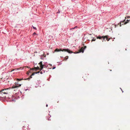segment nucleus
<instances>
[{
	"label": "nucleus",
	"instance_id": "nucleus-23",
	"mask_svg": "<svg viewBox=\"0 0 130 130\" xmlns=\"http://www.w3.org/2000/svg\"><path fill=\"white\" fill-rule=\"evenodd\" d=\"M32 75H31L30 76V78H27L28 79H27V80H28V79L29 80L30 78H32Z\"/></svg>",
	"mask_w": 130,
	"mask_h": 130
},
{
	"label": "nucleus",
	"instance_id": "nucleus-11",
	"mask_svg": "<svg viewBox=\"0 0 130 130\" xmlns=\"http://www.w3.org/2000/svg\"><path fill=\"white\" fill-rule=\"evenodd\" d=\"M39 64L40 65V68H41V67L42 66V61H40L39 63Z\"/></svg>",
	"mask_w": 130,
	"mask_h": 130
},
{
	"label": "nucleus",
	"instance_id": "nucleus-39",
	"mask_svg": "<svg viewBox=\"0 0 130 130\" xmlns=\"http://www.w3.org/2000/svg\"><path fill=\"white\" fill-rule=\"evenodd\" d=\"M118 24H117V25H118Z\"/></svg>",
	"mask_w": 130,
	"mask_h": 130
},
{
	"label": "nucleus",
	"instance_id": "nucleus-3",
	"mask_svg": "<svg viewBox=\"0 0 130 130\" xmlns=\"http://www.w3.org/2000/svg\"><path fill=\"white\" fill-rule=\"evenodd\" d=\"M17 82H15V84L16 85H14L12 87V88L13 89L17 88L21 86V84H19V81H17Z\"/></svg>",
	"mask_w": 130,
	"mask_h": 130
},
{
	"label": "nucleus",
	"instance_id": "nucleus-38",
	"mask_svg": "<svg viewBox=\"0 0 130 130\" xmlns=\"http://www.w3.org/2000/svg\"><path fill=\"white\" fill-rule=\"evenodd\" d=\"M118 24H117V25H118Z\"/></svg>",
	"mask_w": 130,
	"mask_h": 130
},
{
	"label": "nucleus",
	"instance_id": "nucleus-35",
	"mask_svg": "<svg viewBox=\"0 0 130 130\" xmlns=\"http://www.w3.org/2000/svg\"><path fill=\"white\" fill-rule=\"evenodd\" d=\"M0 92H1V91H0Z\"/></svg>",
	"mask_w": 130,
	"mask_h": 130
},
{
	"label": "nucleus",
	"instance_id": "nucleus-32",
	"mask_svg": "<svg viewBox=\"0 0 130 130\" xmlns=\"http://www.w3.org/2000/svg\"><path fill=\"white\" fill-rule=\"evenodd\" d=\"M46 107H47V106H48V105H47V104H46Z\"/></svg>",
	"mask_w": 130,
	"mask_h": 130
},
{
	"label": "nucleus",
	"instance_id": "nucleus-33",
	"mask_svg": "<svg viewBox=\"0 0 130 130\" xmlns=\"http://www.w3.org/2000/svg\"><path fill=\"white\" fill-rule=\"evenodd\" d=\"M84 47H85L84 48H86V46H84Z\"/></svg>",
	"mask_w": 130,
	"mask_h": 130
},
{
	"label": "nucleus",
	"instance_id": "nucleus-17",
	"mask_svg": "<svg viewBox=\"0 0 130 130\" xmlns=\"http://www.w3.org/2000/svg\"><path fill=\"white\" fill-rule=\"evenodd\" d=\"M45 72V70H42V71H41L40 72V73L41 74H42L43 73H44V72Z\"/></svg>",
	"mask_w": 130,
	"mask_h": 130
},
{
	"label": "nucleus",
	"instance_id": "nucleus-15",
	"mask_svg": "<svg viewBox=\"0 0 130 130\" xmlns=\"http://www.w3.org/2000/svg\"><path fill=\"white\" fill-rule=\"evenodd\" d=\"M129 20H126V21L125 22H124V24H126L127 23H128L129 22Z\"/></svg>",
	"mask_w": 130,
	"mask_h": 130
},
{
	"label": "nucleus",
	"instance_id": "nucleus-27",
	"mask_svg": "<svg viewBox=\"0 0 130 130\" xmlns=\"http://www.w3.org/2000/svg\"><path fill=\"white\" fill-rule=\"evenodd\" d=\"M60 10H58V12H57V13H60Z\"/></svg>",
	"mask_w": 130,
	"mask_h": 130
},
{
	"label": "nucleus",
	"instance_id": "nucleus-30",
	"mask_svg": "<svg viewBox=\"0 0 130 130\" xmlns=\"http://www.w3.org/2000/svg\"><path fill=\"white\" fill-rule=\"evenodd\" d=\"M120 26H121V23H120Z\"/></svg>",
	"mask_w": 130,
	"mask_h": 130
},
{
	"label": "nucleus",
	"instance_id": "nucleus-20",
	"mask_svg": "<svg viewBox=\"0 0 130 130\" xmlns=\"http://www.w3.org/2000/svg\"><path fill=\"white\" fill-rule=\"evenodd\" d=\"M32 26L34 29L36 30H37V29L36 27L34 26L33 25H32Z\"/></svg>",
	"mask_w": 130,
	"mask_h": 130
},
{
	"label": "nucleus",
	"instance_id": "nucleus-26",
	"mask_svg": "<svg viewBox=\"0 0 130 130\" xmlns=\"http://www.w3.org/2000/svg\"><path fill=\"white\" fill-rule=\"evenodd\" d=\"M29 90V89H25L24 90L25 91H26L27 90Z\"/></svg>",
	"mask_w": 130,
	"mask_h": 130
},
{
	"label": "nucleus",
	"instance_id": "nucleus-36",
	"mask_svg": "<svg viewBox=\"0 0 130 130\" xmlns=\"http://www.w3.org/2000/svg\"><path fill=\"white\" fill-rule=\"evenodd\" d=\"M110 70V71H111V70Z\"/></svg>",
	"mask_w": 130,
	"mask_h": 130
},
{
	"label": "nucleus",
	"instance_id": "nucleus-14",
	"mask_svg": "<svg viewBox=\"0 0 130 130\" xmlns=\"http://www.w3.org/2000/svg\"><path fill=\"white\" fill-rule=\"evenodd\" d=\"M78 28V27L77 26H75L74 28H70V30H72V29H75V28Z\"/></svg>",
	"mask_w": 130,
	"mask_h": 130
},
{
	"label": "nucleus",
	"instance_id": "nucleus-10",
	"mask_svg": "<svg viewBox=\"0 0 130 130\" xmlns=\"http://www.w3.org/2000/svg\"><path fill=\"white\" fill-rule=\"evenodd\" d=\"M103 37L100 36V35H99V36H96V38L97 39H101Z\"/></svg>",
	"mask_w": 130,
	"mask_h": 130
},
{
	"label": "nucleus",
	"instance_id": "nucleus-21",
	"mask_svg": "<svg viewBox=\"0 0 130 130\" xmlns=\"http://www.w3.org/2000/svg\"><path fill=\"white\" fill-rule=\"evenodd\" d=\"M68 57H69L68 56H66L65 57V59H66V60H67L68 58Z\"/></svg>",
	"mask_w": 130,
	"mask_h": 130
},
{
	"label": "nucleus",
	"instance_id": "nucleus-28",
	"mask_svg": "<svg viewBox=\"0 0 130 130\" xmlns=\"http://www.w3.org/2000/svg\"><path fill=\"white\" fill-rule=\"evenodd\" d=\"M110 39V38L108 39V38H107V39H106V40H107L108 41Z\"/></svg>",
	"mask_w": 130,
	"mask_h": 130
},
{
	"label": "nucleus",
	"instance_id": "nucleus-7",
	"mask_svg": "<svg viewBox=\"0 0 130 130\" xmlns=\"http://www.w3.org/2000/svg\"><path fill=\"white\" fill-rule=\"evenodd\" d=\"M84 49L83 48V47H82L79 50V52H76V53H80L82 52V53H83L84 52Z\"/></svg>",
	"mask_w": 130,
	"mask_h": 130
},
{
	"label": "nucleus",
	"instance_id": "nucleus-4",
	"mask_svg": "<svg viewBox=\"0 0 130 130\" xmlns=\"http://www.w3.org/2000/svg\"><path fill=\"white\" fill-rule=\"evenodd\" d=\"M8 89H4L3 90H1V93H2L4 94H7L8 93Z\"/></svg>",
	"mask_w": 130,
	"mask_h": 130
},
{
	"label": "nucleus",
	"instance_id": "nucleus-19",
	"mask_svg": "<svg viewBox=\"0 0 130 130\" xmlns=\"http://www.w3.org/2000/svg\"><path fill=\"white\" fill-rule=\"evenodd\" d=\"M42 55L44 57H45V58H46V55L45 54H43Z\"/></svg>",
	"mask_w": 130,
	"mask_h": 130
},
{
	"label": "nucleus",
	"instance_id": "nucleus-34",
	"mask_svg": "<svg viewBox=\"0 0 130 130\" xmlns=\"http://www.w3.org/2000/svg\"><path fill=\"white\" fill-rule=\"evenodd\" d=\"M48 54H49L48 53H47V55H48Z\"/></svg>",
	"mask_w": 130,
	"mask_h": 130
},
{
	"label": "nucleus",
	"instance_id": "nucleus-5",
	"mask_svg": "<svg viewBox=\"0 0 130 130\" xmlns=\"http://www.w3.org/2000/svg\"><path fill=\"white\" fill-rule=\"evenodd\" d=\"M13 96L14 97V99H15V100L20 98V96L19 95V93H16L14 95H13Z\"/></svg>",
	"mask_w": 130,
	"mask_h": 130
},
{
	"label": "nucleus",
	"instance_id": "nucleus-8",
	"mask_svg": "<svg viewBox=\"0 0 130 130\" xmlns=\"http://www.w3.org/2000/svg\"><path fill=\"white\" fill-rule=\"evenodd\" d=\"M103 36V37L102 38L103 39L102 40L103 41H103H106V40H105L107 39V36Z\"/></svg>",
	"mask_w": 130,
	"mask_h": 130
},
{
	"label": "nucleus",
	"instance_id": "nucleus-13",
	"mask_svg": "<svg viewBox=\"0 0 130 130\" xmlns=\"http://www.w3.org/2000/svg\"><path fill=\"white\" fill-rule=\"evenodd\" d=\"M40 71H38V72H35L34 73H33L31 75H34L35 74H37V73H40Z\"/></svg>",
	"mask_w": 130,
	"mask_h": 130
},
{
	"label": "nucleus",
	"instance_id": "nucleus-9",
	"mask_svg": "<svg viewBox=\"0 0 130 130\" xmlns=\"http://www.w3.org/2000/svg\"><path fill=\"white\" fill-rule=\"evenodd\" d=\"M27 79H28V78H27V79H23V78H17L16 79V80L17 81H20L22 80H27Z\"/></svg>",
	"mask_w": 130,
	"mask_h": 130
},
{
	"label": "nucleus",
	"instance_id": "nucleus-18",
	"mask_svg": "<svg viewBox=\"0 0 130 130\" xmlns=\"http://www.w3.org/2000/svg\"><path fill=\"white\" fill-rule=\"evenodd\" d=\"M96 39L95 38H93V39L91 40V42H92L93 41H95Z\"/></svg>",
	"mask_w": 130,
	"mask_h": 130
},
{
	"label": "nucleus",
	"instance_id": "nucleus-31",
	"mask_svg": "<svg viewBox=\"0 0 130 130\" xmlns=\"http://www.w3.org/2000/svg\"><path fill=\"white\" fill-rule=\"evenodd\" d=\"M48 120H51L50 119H48Z\"/></svg>",
	"mask_w": 130,
	"mask_h": 130
},
{
	"label": "nucleus",
	"instance_id": "nucleus-16",
	"mask_svg": "<svg viewBox=\"0 0 130 130\" xmlns=\"http://www.w3.org/2000/svg\"><path fill=\"white\" fill-rule=\"evenodd\" d=\"M45 57H44L43 56V55H41V58H40L42 59H44Z\"/></svg>",
	"mask_w": 130,
	"mask_h": 130
},
{
	"label": "nucleus",
	"instance_id": "nucleus-37",
	"mask_svg": "<svg viewBox=\"0 0 130 130\" xmlns=\"http://www.w3.org/2000/svg\"><path fill=\"white\" fill-rule=\"evenodd\" d=\"M118 24H117V25H118Z\"/></svg>",
	"mask_w": 130,
	"mask_h": 130
},
{
	"label": "nucleus",
	"instance_id": "nucleus-24",
	"mask_svg": "<svg viewBox=\"0 0 130 130\" xmlns=\"http://www.w3.org/2000/svg\"><path fill=\"white\" fill-rule=\"evenodd\" d=\"M55 68H56V67L55 66H53V68H52V69H55Z\"/></svg>",
	"mask_w": 130,
	"mask_h": 130
},
{
	"label": "nucleus",
	"instance_id": "nucleus-1",
	"mask_svg": "<svg viewBox=\"0 0 130 130\" xmlns=\"http://www.w3.org/2000/svg\"><path fill=\"white\" fill-rule=\"evenodd\" d=\"M60 51H62L67 52L69 53H73L72 52L70 51V50L68 48H67V49H63L62 50L61 49H59L58 48H57L55 50V52H59Z\"/></svg>",
	"mask_w": 130,
	"mask_h": 130
},
{
	"label": "nucleus",
	"instance_id": "nucleus-6",
	"mask_svg": "<svg viewBox=\"0 0 130 130\" xmlns=\"http://www.w3.org/2000/svg\"><path fill=\"white\" fill-rule=\"evenodd\" d=\"M42 66L41 68H40V70L41 71L42 70L43 68H47L48 67V65L47 64H43L42 65Z\"/></svg>",
	"mask_w": 130,
	"mask_h": 130
},
{
	"label": "nucleus",
	"instance_id": "nucleus-25",
	"mask_svg": "<svg viewBox=\"0 0 130 130\" xmlns=\"http://www.w3.org/2000/svg\"><path fill=\"white\" fill-rule=\"evenodd\" d=\"M3 98L1 96H0V100H2Z\"/></svg>",
	"mask_w": 130,
	"mask_h": 130
},
{
	"label": "nucleus",
	"instance_id": "nucleus-12",
	"mask_svg": "<svg viewBox=\"0 0 130 130\" xmlns=\"http://www.w3.org/2000/svg\"><path fill=\"white\" fill-rule=\"evenodd\" d=\"M34 68L35 69V70H40V69L39 67H38V66L37 67H35Z\"/></svg>",
	"mask_w": 130,
	"mask_h": 130
},
{
	"label": "nucleus",
	"instance_id": "nucleus-29",
	"mask_svg": "<svg viewBox=\"0 0 130 130\" xmlns=\"http://www.w3.org/2000/svg\"><path fill=\"white\" fill-rule=\"evenodd\" d=\"M120 88L121 89L122 92H123V91L122 90L121 88Z\"/></svg>",
	"mask_w": 130,
	"mask_h": 130
},
{
	"label": "nucleus",
	"instance_id": "nucleus-2",
	"mask_svg": "<svg viewBox=\"0 0 130 130\" xmlns=\"http://www.w3.org/2000/svg\"><path fill=\"white\" fill-rule=\"evenodd\" d=\"M14 96L12 95H9V96H5V98L8 101L12 102L15 101V99H14Z\"/></svg>",
	"mask_w": 130,
	"mask_h": 130
},
{
	"label": "nucleus",
	"instance_id": "nucleus-22",
	"mask_svg": "<svg viewBox=\"0 0 130 130\" xmlns=\"http://www.w3.org/2000/svg\"><path fill=\"white\" fill-rule=\"evenodd\" d=\"M37 35V34L35 32H34L33 34V35Z\"/></svg>",
	"mask_w": 130,
	"mask_h": 130
}]
</instances>
